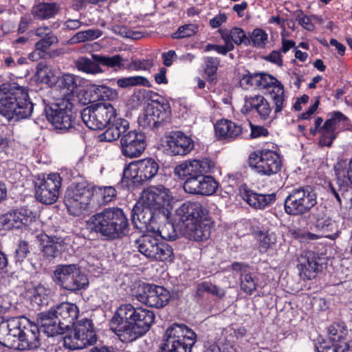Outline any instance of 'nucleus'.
Masks as SVG:
<instances>
[{
  "label": "nucleus",
  "instance_id": "obj_36",
  "mask_svg": "<svg viewBox=\"0 0 352 352\" xmlns=\"http://www.w3.org/2000/svg\"><path fill=\"white\" fill-rule=\"evenodd\" d=\"M41 241V250L46 257L54 258L62 250V243L58 239L50 237L45 234L37 236Z\"/></svg>",
  "mask_w": 352,
  "mask_h": 352
},
{
  "label": "nucleus",
  "instance_id": "obj_50",
  "mask_svg": "<svg viewBox=\"0 0 352 352\" xmlns=\"http://www.w3.org/2000/svg\"><path fill=\"white\" fill-rule=\"evenodd\" d=\"M101 35L100 31L95 30H87L77 32L71 39L72 43L84 42L87 40L98 38Z\"/></svg>",
  "mask_w": 352,
  "mask_h": 352
},
{
  "label": "nucleus",
  "instance_id": "obj_38",
  "mask_svg": "<svg viewBox=\"0 0 352 352\" xmlns=\"http://www.w3.org/2000/svg\"><path fill=\"white\" fill-rule=\"evenodd\" d=\"M31 294V301L32 303L41 306L47 304L48 297L50 294V289L45 285L38 283L33 284L28 289Z\"/></svg>",
  "mask_w": 352,
  "mask_h": 352
},
{
  "label": "nucleus",
  "instance_id": "obj_39",
  "mask_svg": "<svg viewBox=\"0 0 352 352\" xmlns=\"http://www.w3.org/2000/svg\"><path fill=\"white\" fill-rule=\"evenodd\" d=\"M116 85L118 87L122 89L135 86L151 87L150 81L146 77L141 76L120 78L117 79Z\"/></svg>",
  "mask_w": 352,
  "mask_h": 352
},
{
  "label": "nucleus",
  "instance_id": "obj_37",
  "mask_svg": "<svg viewBox=\"0 0 352 352\" xmlns=\"http://www.w3.org/2000/svg\"><path fill=\"white\" fill-rule=\"evenodd\" d=\"M58 10L55 3H40L32 7L31 13L35 18L44 20L54 17Z\"/></svg>",
  "mask_w": 352,
  "mask_h": 352
},
{
  "label": "nucleus",
  "instance_id": "obj_57",
  "mask_svg": "<svg viewBox=\"0 0 352 352\" xmlns=\"http://www.w3.org/2000/svg\"><path fill=\"white\" fill-rule=\"evenodd\" d=\"M111 124L113 127H116L122 136L128 132L129 128V122L123 118H116V116L111 121Z\"/></svg>",
  "mask_w": 352,
  "mask_h": 352
},
{
  "label": "nucleus",
  "instance_id": "obj_17",
  "mask_svg": "<svg viewBox=\"0 0 352 352\" xmlns=\"http://www.w3.org/2000/svg\"><path fill=\"white\" fill-rule=\"evenodd\" d=\"M118 314L121 318L130 320L143 335L151 329L155 318L152 311L140 307H134L131 304L121 305L118 309Z\"/></svg>",
  "mask_w": 352,
  "mask_h": 352
},
{
  "label": "nucleus",
  "instance_id": "obj_46",
  "mask_svg": "<svg viewBox=\"0 0 352 352\" xmlns=\"http://www.w3.org/2000/svg\"><path fill=\"white\" fill-rule=\"evenodd\" d=\"M268 41L267 34L261 28L254 29L248 38V43H252L253 46L258 48H263L265 46Z\"/></svg>",
  "mask_w": 352,
  "mask_h": 352
},
{
  "label": "nucleus",
  "instance_id": "obj_10",
  "mask_svg": "<svg viewBox=\"0 0 352 352\" xmlns=\"http://www.w3.org/2000/svg\"><path fill=\"white\" fill-rule=\"evenodd\" d=\"M97 337L91 322L82 319L74 324L63 338V346L70 350H80L95 344Z\"/></svg>",
  "mask_w": 352,
  "mask_h": 352
},
{
  "label": "nucleus",
  "instance_id": "obj_32",
  "mask_svg": "<svg viewBox=\"0 0 352 352\" xmlns=\"http://www.w3.org/2000/svg\"><path fill=\"white\" fill-rule=\"evenodd\" d=\"M242 197L248 205L258 210L265 209L276 200V195L274 193L259 194L250 190H245L242 193Z\"/></svg>",
  "mask_w": 352,
  "mask_h": 352
},
{
  "label": "nucleus",
  "instance_id": "obj_52",
  "mask_svg": "<svg viewBox=\"0 0 352 352\" xmlns=\"http://www.w3.org/2000/svg\"><path fill=\"white\" fill-rule=\"evenodd\" d=\"M57 43L58 38L56 36L52 33L36 42L35 44V48L36 51H41L43 52L47 50L52 45Z\"/></svg>",
  "mask_w": 352,
  "mask_h": 352
},
{
  "label": "nucleus",
  "instance_id": "obj_62",
  "mask_svg": "<svg viewBox=\"0 0 352 352\" xmlns=\"http://www.w3.org/2000/svg\"><path fill=\"white\" fill-rule=\"evenodd\" d=\"M163 64L166 67H170L173 65L174 60L177 58V54L174 50H169L167 52H164L162 54Z\"/></svg>",
  "mask_w": 352,
  "mask_h": 352
},
{
  "label": "nucleus",
  "instance_id": "obj_53",
  "mask_svg": "<svg viewBox=\"0 0 352 352\" xmlns=\"http://www.w3.org/2000/svg\"><path fill=\"white\" fill-rule=\"evenodd\" d=\"M219 59L217 57L208 56L205 58V72L211 80H213L212 77L217 72L219 65Z\"/></svg>",
  "mask_w": 352,
  "mask_h": 352
},
{
  "label": "nucleus",
  "instance_id": "obj_54",
  "mask_svg": "<svg viewBox=\"0 0 352 352\" xmlns=\"http://www.w3.org/2000/svg\"><path fill=\"white\" fill-rule=\"evenodd\" d=\"M150 110L145 109L144 112L138 118V123L143 128L153 129L157 128L156 121L151 116Z\"/></svg>",
  "mask_w": 352,
  "mask_h": 352
},
{
  "label": "nucleus",
  "instance_id": "obj_47",
  "mask_svg": "<svg viewBox=\"0 0 352 352\" xmlns=\"http://www.w3.org/2000/svg\"><path fill=\"white\" fill-rule=\"evenodd\" d=\"M277 237L274 232H267L259 234V252L264 253L270 248H272L276 243Z\"/></svg>",
  "mask_w": 352,
  "mask_h": 352
},
{
  "label": "nucleus",
  "instance_id": "obj_27",
  "mask_svg": "<svg viewBox=\"0 0 352 352\" xmlns=\"http://www.w3.org/2000/svg\"><path fill=\"white\" fill-rule=\"evenodd\" d=\"M58 319V322L63 327V332L72 325L75 324V320L78 316V307L69 302H63L52 309Z\"/></svg>",
  "mask_w": 352,
  "mask_h": 352
},
{
  "label": "nucleus",
  "instance_id": "obj_13",
  "mask_svg": "<svg viewBox=\"0 0 352 352\" xmlns=\"http://www.w3.org/2000/svg\"><path fill=\"white\" fill-rule=\"evenodd\" d=\"M316 195L310 187L294 189L285 200V212L300 215L309 211L316 204Z\"/></svg>",
  "mask_w": 352,
  "mask_h": 352
},
{
  "label": "nucleus",
  "instance_id": "obj_21",
  "mask_svg": "<svg viewBox=\"0 0 352 352\" xmlns=\"http://www.w3.org/2000/svg\"><path fill=\"white\" fill-rule=\"evenodd\" d=\"M214 168V162L208 159L187 160L175 166V174L181 179L195 177L210 173Z\"/></svg>",
  "mask_w": 352,
  "mask_h": 352
},
{
  "label": "nucleus",
  "instance_id": "obj_11",
  "mask_svg": "<svg viewBox=\"0 0 352 352\" xmlns=\"http://www.w3.org/2000/svg\"><path fill=\"white\" fill-rule=\"evenodd\" d=\"M116 111L109 102H99L85 108L81 117L87 127L92 130H101L111 123Z\"/></svg>",
  "mask_w": 352,
  "mask_h": 352
},
{
  "label": "nucleus",
  "instance_id": "obj_58",
  "mask_svg": "<svg viewBox=\"0 0 352 352\" xmlns=\"http://www.w3.org/2000/svg\"><path fill=\"white\" fill-rule=\"evenodd\" d=\"M296 20L298 21V23L307 30L311 31L314 30V26L311 23V19L303 12H300L297 14Z\"/></svg>",
  "mask_w": 352,
  "mask_h": 352
},
{
  "label": "nucleus",
  "instance_id": "obj_20",
  "mask_svg": "<svg viewBox=\"0 0 352 352\" xmlns=\"http://www.w3.org/2000/svg\"><path fill=\"white\" fill-rule=\"evenodd\" d=\"M46 118L55 129L66 131L72 126L71 103H55L45 109Z\"/></svg>",
  "mask_w": 352,
  "mask_h": 352
},
{
  "label": "nucleus",
  "instance_id": "obj_6",
  "mask_svg": "<svg viewBox=\"0 0 352 352\" xmlns=\"http://www.w3.org/2000/svg\"><path fill=\"white\" fill-rule=\"evenodd\" d=\"M64 201L70 214L84 215L95 206L94 188L85 183L72 184L66 191Z\"/></svg>",
  "mask_w": 352,
  "mask_h": 352
},
{
  "label": "nucleus",
  "instance_id": "obj_23",
  "mask_svg": "<svg viewBox=\"0 0 352 352\" xmlns=\"http://www.w3.org/2000/svg\"><path fill=\"white\" fill-rule=\"evenodd\" d=\"M142 208L135 206L131 212V221L134 227L147 232H155L158 227L156 226L157 219L160 218L161 214L157 211L142 206Z\"/></svg>",
  "mask_w": 352,
  "mask_h": 352
},
{
  "label": "nucleus",
  "instance_id": "obj_19",
  "mask_svg": "<svg viewBox=\"0 0 352 352\" xmlns=\"http://www.w3.org/2000/svg\"><path fill=\"white\" fill-rule=\"evenodd\" d=\"M137 299L152 307H163L168 302L170 295L164 287L155 285L142 283L138 286Z\"/></svg>",
  "mask_w": 352,
  "mask_h": 352
},
{
  "label": "nucleus",
  "instance_id": "obj_42",
  "mask_svg": "<svg viewBox=\"0 0 352 352\" xmlns=\"http://www.w3.org/2000/svg\"><path fill=\"white\" fill-rule=\"evenodd\" d=\"M92 57L98 63L107 67L113 68L115 70L120 69L123 67V58L119 54L112 56L94 54Z\"/></svg>",
  "mask_w": 352,
  "mask_h": 352
},
{
  "label": "nucleus",
  "instance_id": "obj_3",
  "mask_svg": "<svg viewBox=\"0 0 352 352\" xmlns=\"http://www.w3.org/2000/svg\"><path fill=\"white\" fill-rule=\"evenodd\" d=\"M34 110L27 90L14 83L0 85V114L8 121L29 118Z\"/></svg>",
  "mask_w": 352,
  "mask_h": 352
},
{
  "label": "nucleus",
  "instance_id": "obj_29",
  "mask_svg": "<svg viewBox=\"0 0 352 352\" xmlns=\"http://www.w3.org/2000/svg\"><path fill=\"white\" fill-rule=\"evenodd\" d=\"M243 109L247 113L256 111L261 118L265 120L269 118L272 108L264 96L255 95L245 98Z\"/></svg>",
  "mask_w": 352,
  "mask_h": 352
},
{
  "label": "nucleus",
  "instance_id": "obj_63",
  "mask_svg": "<svg viewBox=\"0 0 352 352\" xmlns=\"http://www.w3.org/2000/svg\"><path fill=\"white\" fill-rule=\"evenodd\" d=\"M250 124L251 127L250 135L252 138H257L261 136L267 135L268 131L265 128L260 126H254L251 123Z\"/></svg>",
  "mask_w": 352,
  "mask_h": 352
},
{
  "label": "nucleus",
  "instance_id": "obj_33",
  "mask_svg": "<svg viewBox=\"0 0 352 352\" xmlns=\"http://www.w3.org/2000/svg\"><path fill=\"white\" fill-rule=\"evenodd\" d=\"M216 135L220 140H233L242 133L240 125L228 120H221L214 125Z\"/></svg>",
  "mask_w": 352,
  "mask_h": 352
},
{
  "label": "nucleus",
  "instance_id": "obj_45",
  "mask_svg": "<svg viewBox=\"0 0 352 352\" xmlns=\"http://www.w3.org/2000/svg\"><path fill=\"white\" fill-rule=\"evenodd\" d=\"M349 348L347 342L336 343L329 341H323L316 347L318 352H345Z\"/></svg>",
  "mask_w": 352,
  "mask_h": 352
},
{
  "label": "nucleus",
  "instance_id": "obj_26",
  "mask_svg": "<svg viewBox=\"0 0 352 352\" xmlns=\"http://www.w3.org/2000/svg\"><path fill=\"white\" fill-rule=\"evenodd\" d=\"M166 146L173 155H184L194 148V142L190 137L181 131L173 132L166 141Z\"/></svg>",
  "mask_w": 352,
  "mask_h": 352
},
{
  "label": "nucleus",
  "instance_id": "obj_28",
  "mask_svg": "<svg viewBox=\"0 0 352 352\" xmlns=\"http://www.w3.org/2000/svg\"><path fill=\"white\" fill-rule=\"evenodd\" d=\"M339 118L344 120L340 112H333L331 118L327 120L320 128L321 138L319 140V144L321 146L329 147L336 139L338 134L336 123L340 120Z\"/></svg>",
  "mask_w": 352,
  "mask_h": 352
},
{
  "label": "nucleus",
  "instance_id": "obj_16",
  "mask_svg": "<svg viewBox=\"0 0 352 352\" xmlns=\"http://www.w3.org/2000/svg\"><path fill=\"white\" fill-rule=\"evenodd\" d=\"M62 179L58 173H50L35 182V197L45 204L55 203L60 195Z\"/></svg>",
  "mask_w": 352,
  "mask_h": 352
},
{
  "label": "nucleus",
  "instance_id": "obj_35",
  "mask_svg": "<svg viewBox=\"0 0 352 352\" xmlns=\"http://www.w3.org/2000/svg\"><path fill=\"white\" fill-rule=\"evenodd\" d=\"M146 110H150L151 116L156 121L159 126L164 122H168L170 118V106L167 102H161L157 100H153L149 104Z\"/></svg>",
  "mask_w": 352,
  "mask_h": 352
},
{
  "label": "nucleus",
  "instance_id": "obj_61",
  "mask_svg": "<svg viewBox=\"0 0 352 352\" xmlns=\"http://www.w3.org/2000/svg\"><path fill=\"white\" fill-rule=\"evenodd\" d=\"M265 59L280 67L283 65V59L280 51H273Z\"/></svg>",
  "mask_w": 352,
  "mask_h": 352
},
{
  "label": "nucleus",
  "instance_id": "obj_2",
  "mask_svg": "<svg viewBox=\"0 0 352 352\" xmlns=\"http://www.w3.org/2000/svg\"><path fill=\"white\" fill-rule=\"evenodd\" d=\"M174 221L185 226V235L190 240L204 241L210 238L212 222L208 210L199 202L182 204L175 210Z\"/></svg>",
  "mask_w": 352,
  "mask_h": 352
},
{
  "label": "nucleus",
  "instance_id": "obj_24",
  "mask_svg": "<svg viewBox=\"0 0 352 352\" xmlns=\"http://www.w3.org/2000/svg\"><path fill=\"white\" fill-rule=\"evenodd\" d=\"M219 184L211 176L202 174L200 176L186 179L184 190L190 194L210 196L216 192Z\"/></svg>",
  "mask_w": 352,
  "mask_h": 352
},
{
  "label": "nucleus",
  "instance_id": "obj_34",
  "mask_svg": "<svg viewBox=\"0 0 352 352\" xmlns=\"http://www.w3.org/2000/svg\"><path fill=\"white\" fill-rule=\"evenodd\" d=\"M39 323L48 336H54L64 333L63 327L58 322V319L52 309L47 312H43L40 314Z\"/></svg>",
  "mask_w": 352,
  "mask_h": 352
},
{
  "label": "nucleus",
  "instance_id": "obj_5",
  "mask_svg": "<svg viewBox=\"0 0 352 352\" xmlns=\"http://www.w3.org/2000/svg\"><path fill=\"white\" fill-rule=\"evenodd\" d=\"M175 236L173 225L168 223L162 229L157 228L155 232H148L140 236L136 241V247L142 255L151 261L173 263L175 259L173 250L160 238L174 240Z\"/></svg>",
  "mask_w": 352,
  "mask_h": 352
},
{
  "label": "nucleus",
  "instance_id": "obj_9",
  "mask_svg": "<svg viewBox=\"0 0 352 352\" xmlns=\"http://www.w3.org/2000/svg\"><path fill=\"white\" fill-rule=\"evenodd\" d=\"M166 335L162 352H191L197 340L196 333L185 324H173L166 330Z\"/></svg>",
  "mask_w": 352,
  "mask_h": 352
},
{
  "label": "nucleus",
  "instance_id": "obj_43",
  "mask_svg": "<svg viewBox=\"0 0 352 352\" xmlns=\"http://www.w3.org/2000/svg\"><path fill=\"white\" fill-rule=\"evenodd\" d=\"M94 196L97 197V204H106L111 202L116 196V190L112 186L94 187Z\"/></svg>",
  "mask_w": 352,
  "mask_h": 352
},
{
  "label": "nucleus",
  "instance_id": "obj_49",
  "mask_svg": "<svg viewBox=\"0 0 352 352\" xmlns=\"http://www.w3.org/2000/svg\"><path fill=\"white\" fill-rule=\"evenodd\" d=\"M241 289L248 294H252L256 289L257 283L256 280L250 273L241 274Z\"/></svg>",
  "mask_w": 352,
  "mask_h": 352
},
{
  "label": "nucleus",
  "instance_id": "obj_1",
  "mask_svg": "<svg viewBox=\"0 0 352 352\" xmlns=\"http://www.w3.org/2000/svg\"><path fill=\"white\" fill-rule=\"evenodd\" d=\"M0 344L14 350H31L40 346L39 330L25 317L11 318L0 323Z\"/></svg>",
  "mask_w": 352,
  "mask_h": 352
},
{
  "label": "nucleus",
  "instance_id": "obj_31",
  "mask_svg": "<svg viewBox=\"0 0 352 352\" xmlns=\"http://www.w3.org/2000/svg\"><path fill=\"white\" fill-rule=\"evenodd\" d=\"M31 219L25 212L14 210L0 216V228L3 230L20 228L28 225Z\"/></svg>",
  "mask_w": 352,
  "mask_h": 352
},
{
  "label": "nucleus",
  "instance_id": "obj_64",
  "mask_svg": "<svg viewBox=\"0 0 352 352\" xmlns=\"http://www.w3.org/2000/svg\"><path fill=\"white\" fill-rule=\"evenodd\" d=\"M29 252L28 243L26 241H20L18 248L16 250V254L18 258L23 259Z\"/></svg>",
  "mask_w": 352,
  "mask_h": 352
},
{
  "label": "nucleus",
  "instance_id": "obj_4",
  "mask_svg": "<svg viewBox=\"0 0 352 352\" xmlns=\"http://www.w3.org/2000/svg\"><path fill=\"white\" fill-rule=\"evenodd\" d=\"M87 227L107 240L121 238L128 234L129 221L123 210L119 208H108L91 216Z\"/></svg>",
  "mask_w": 352,
  "mask_h": 352
},
{
  "label": "nucleus",
  "instance_id": "obj_56",
  "mask_svg": "<svg viewBox=\"0 0 352 352\" xmlns=\"http://www.w3.org/2000/svg\"><path fill=\"white\" fill-rule=\"evenodd\" d=\"M230 36L232 41L236 44L240 45L242 43L248 42V37L246 36L244 31L239 28H234L230 32Z\"/></svg>",
  "mask_w": 352,
  "mask_h": 352
},
{
  "label": "nucleus",
  "instance_id": "obj_25",
  "mask_svg": "<svg viewBox=\"0 0 352 352\" xmlns=\"http://www.w3.org/2000/svg\"><path fill=\"white\" fill-rule=\"evenodd\" d=\"M110 325L111 329L123 342H131L144 336L130 320L120 318L118 310Z\"/></svg>",
  "mask_w": 352,
  "mask_h": 352
},
{
  "label": "nucleus",
  "instance_id": "obj_15",
  "mask_svg": "<svg viewBox=\"0 0 352 352\" xmlns=\"http://www.w3.org/2000/svg\"><path fill=\"white\" fill-rule=\"evenodd\" d=\"M159 170L158 163L153 158L131 162L123 172L124 177L133 184H140L153 178Z\"/></svg>",
  "mask_w": 352,
  "mask_h": 352
},
{
  "label": "nucleus",
  "instance_id": "obj_48",
  "mask_svg": "<svg viewBox=\"0 0 352 352\" xmlns=\"http://www.w3.org/2000/svg\"><path fill=\"white\" fill-rule=\"evenodd\" d=\"M37 74L46 82H52L54 81L56 72L51 65L41 63L37 67Z\"/></svg>",
  "mask_w": 352,
  "mask_h": 352
},
{
  "label": "nucleus",
  "instance_id": "obj_44",
  "mask_svg": "<svg viewBox=\"0 0 352 352\" xmlns=\"http://www.w3.org/2000/svg\"><path fill=\"white\" fill-rule=\"evenodd\" d=\"M347 333V329L343 324L333 323L329 328V339L333 342H347L345 340Z\"/></svg>",
  "mask_w": 352,
  "mask_h": 352
},
{
  "label": "nucleus",
  "instance_id": "obj_40",
  "mask_svg": "<svg viewBox=\"0 0 352 352\" xmlns=\"http://www.w3.org/2000/svg\"><path fill=\"white\" fill-rule=\"evenodd\" d=\"M58 87L63 96H69L77 87V79L73 74H64L59 78Z\"/></svg>",
  "mask_w": 352,
  "mask_h": 352
},
{
  "label": "nucleus",
  "instance_id": "obj_22",
  "mask_svg": "<svg viewBox=\"0 0 352 352\" xmlns=\"http://www.w3.org/2000/svg\"><path fill=\"white\" fill-rule=\"evenodd\" d=\"M146 146L144 134L135 130L128 131L120 138L121 153L130 159L140 157L144 151Z\"/></svg>",
  "mask_w": 352,
  "mask_h": 352
},
{
  "label": "nucleus",
  "instance_id": "obj_30",
  "mask_svg": "<svg viewBox=\"0 0 352 352\" xmlns=\"http://www.w3.org/2000/svg\"><path fill=\"white\" fill-rule=\"evenodd\" d=\"M319 257L313 252H306L298 259L300 274L311 279L314 278L320 270Z\"/></svg>",
  "mask_w": 352,
  "mask_h": 352
},
{
  "label": "nucleus",
  "instance_id": "obj_51",
  "mask_svg": "<svg viewBox=\"0 0 352 352\" xmlns=\"http://www.w3.org/2000/svg\"><path fill=\"white\" fill-rule=\"evenodd\" d=\"M197 26L195 24H187L179 27L172 37L175 39L190 37L196 34Z\"/></svg>",
  "mask_w": 352,
  "mask_h": 352
},
{
  "label": "nucleus",
  "instance_id": "obj_59",
  "mask_svg": "<svg viewBox=\"0 0 352 352\" xmlns=\"http://www.w3.org/2000/svg\"><path fill=\"white\" fill-rule=\"evenodd\" d=\"M212 50H214L220 54L226 55L228 52L232 51V47L230 45L223 46L214 44H208L206 46L205 51L209 52Z\"/></svg>",
  "mask_w": 352,
  "mask_h": 352
},
{
  "label": "nucleus",
  "instance_id": "obj_55",
  "mask_svg": "<svg viewBox=\"0 0 352 352\" xmlns=\"http://www.w3.org/2000/svg\"><path fill=\"white\" fill-rule=\"evenodd\" d=\"M109 125V127L99 136L101 141L112 142L122 137V134L116 127H113L111 124Z\"/></svg>",
  "mask_w": 352,
  "mask_h": 352
},
{
  "label": "nucleus",
  "instance_id": "obj_8",
  "mask_svg": "<svg viewBox=\"0 0 352 352\" xmlns=\"http://www.w3.org/2000/svg\"><path fill=\"white\" fill-rule=\"evenodd\" d=\"M173 199L170 190L164 186H153L143 190L138 204L157 211L164 219H168L170 215Z\"/></svg>",
  "mask_w": 352,
  "mask_h": 352
},
{
  "label": "nucleus",
  "instance_id": "obj_41",
  "mask_svg": "<svg viewBox=\"0 0 352 352\" xmlns=\"http://www.w3.org/2000/svg\"><path fill=\"white\" fill-rule=\"evenodd\" d=\"M76 68L81 72L90 74H97L103 72L98 63L86 57H80L75 61Z\"/></svg>",
  "mask_w": 352,
  "mask_h": 352
},
{
  "label": "nucleus",
  "instance_id": "obj_18",
  "mask_svg": "<svg viewBox=\"0 0 352 352\" xmlns=\"http://www.w3.org/2000/svg\"><path fill=\"white\" fill-rule=\"evenodd\" d=\"M311 214L315 228L324 233V237L335 240L340 236L344 223L340 217H329L323 208H318Z\"/></svg>",
  "mask_w": 352,
  "mask_h": 352
},
{
  "label": "nucleus",
  "instance_id": "obj_14",
  "mask_svg": "<svg viewBox=\"0 0 352 352\" xmlns=\"http://www.w3.org/2000/svg\"><path fill=\"white\" fill-rule=\"evenodd\" d=\"M249 165L257 173L271 176L280 170L281 160L276 151L263 149L250 155Z\"/></svg>",
  "mask_w": 352,
  "mask_h": 352
},
{
  "label": "nucleus",
  "instance_id": "obj_60",
  "mask_svg": "<svg viewBox=\"0 0 352 352\" xmlns=\"http://www.w3.org/2000/svg\"><path fill=\"white\" fill-rule=\"evenodd\" d=\"M133 70H147L152 66V63L149 60H135L131 64Z\"/></svg>",
  "mask_w": 352,
  "mask_h": 352
},
{
  "label": "nucleus",
  "instance_id": "obj_12",
  "mask_svg": "<svg viewBox=\"0 0 352 352\" xmlns=\"http://www.w3.org/2000/svg\"><path fill=\"white\" fill-rule=\"evenodd\" d=\"M54 280L62 288L76 292L84 289L89 284L87 276L77 265H58L53 273Z\"/></svg>",
  "mask_w": 352,
  "mask_h": 352
},
{
  "label": "nucleus",
  "instance_id": "obj_7",
  "mask_svg": "<svg viewBox=\"0 0 352 352\" xmlns=\"http://www.w3.org/2000/svg\"><path fill=\"white\" fill-rule=\"evenodd\" d=\"M242 82L263 89L270 94L274 106V113L282 111L286 105L284 87L275 77L270 74L261 73L244 76Z\"/></svg>",
  "mask_w": 352,
  "mask_h": 352
}]
</instances>
